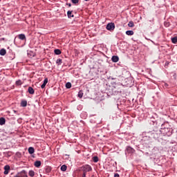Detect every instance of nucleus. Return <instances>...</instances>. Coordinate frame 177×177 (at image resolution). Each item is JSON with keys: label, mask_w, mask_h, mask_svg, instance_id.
Masks as SVG:
<instances>
[{"label": "nucleus", "mask_w": 177, "mask_h": 177, "mask_svg": "<svg viewBox=\"0 0 177 177\" xmlns=\"http://www.w3.org/2000/svg\"><path fill=\"white\" fill-rule=\"evenodd\" d=\"M161 128L160 129V133L164 135V136H171L172 133H174V129L169 127V123L168 122H165L164 120L163 122H161Z\"/></svg>", "instance_id": "obj_1"}, {"label": "nucleus", "mask_w": 177, "mask_h": 177, "mask_svg": "<svg viewBox=\"0 0 177 177\" xmlns=\"http://www.w3.org/2000/svg\"><path fill=\"white\" fill-rule=\"evenodd\" d=\"M149 124H151V125H157V127H160V125H161V122H164V118H160L158 119V115L156 113L149 115Z\"/></svg>", "instance_id": "obj_2"}, {"label": "nucleus", "mask_w": 177, "mask_h": 177, "mask_svg": "<svg viewBox=\"0 0 177 177\" xmlns=\"http://www.w3.org/2000/svg\"><path fill=\"white\" fill-rule=\"evenodd\" d=\"M123 88L124 86H122V84H115V86H113V95L121 96L122 91H124Z\"/></svg>", "instance_id": "obj_3"}, {"label": "nucleus", "mask_w": 177, "mask_h": 177, "mask_svg": "<svg viewBox=\"0 0 177 177\" xmlns=\"http://www.w3.org/2000/svg\"><path fill=\"white\" fill-rule=\"evenodd\" d=\"M81 169L84 174H86L87 172H91V171H92V167L89 165H84L81 167Z\"/></svg>", "instance_id": "obj_4"}, {"label": "nucleus", "mask_w": 177, "mask_h": 177, "mask_svg": "<svg viewBox=\"0 0 177 177\" xmlns=\"http://www.w3.org/2000/svg\"><path fill=\"white\" fill-rule=\"evenodd\" d=\"M14 177H28L27 176V171L26 170H22L20 172H18L17 174L14 176Z\"/></svg>", "instance_id": "obj_5"}, {"label": "nucleus", "mask_w": 177, "mask_h": 177, "mask_svg": "<svg viewBox=\"0 0 177 177\" xmlns=\"http://www.w3.org/2000/svg\"><path fill=\"white\" fill-rule=\"evenodd\" d=\"M114 28H115L114 23H109L106 25V30H108V31H114Z\"/></svg>", "instance_id": "obj_6"}, {"label": "nucleus", "mask_w": 177, "mask_h": 177, "mask_svg": "<svg viewBox=\"0 0 177 177\" xmlns=\"http://www.w3.org/2000/svg\"><path fill=\"white\" fill-rule=\"evenodd\" d=\"M126 153L128 154H133L135 153V149L132 147L128 146L126 149Z\"/></svg>", "instance_id": "obj_7"}, {"label": "nucleus", "mask_w": 177, "mask_h": 177, "mask_svg": "<svg viewBox=\"0 0 177 177\" xmlns=\"http://www.w3.org/2000/svg\"><path fill=\"white\" fill-rule=\"evenodd\" d=\"M9 171H10V166L7 165L4 167V175H8V174H9Z\"/></svg>", "instance_id": "obj_8"}, {"label": "nucleus", "mask_w": 177, "mask_h": 177, "mask_svg": "<svg viewBox=\"0 0 177 177\" xmlns=\"http://www.w3.org/2000/svg\"><path fill=\"white\" fill-rule=\"evenodd\" d=\"M111 60L113 63H117L120 60V57L117 55L112 56Z\"/></svg>", "instance_id": "obj_9"}, {"label": "nucleus", "mask_w": 177, "mask_h": 177, "mask_svg": "<svg viewBox=\"0 0 177 177\" xmlns=\"http://www.w3.org/2000/svg\"><path fill=\"white\" fill-rule=\"evenodd\" d=\"M52 171V167L50 166H46L45 169L46 174H50Z\"/></svg>", "instance_id": "obj_10"}, {"label": "nucleus", "mask_w": 177, "mask_h": 177, "mask_svg": "<svg viewBox=\"0 0 177 177\" xmlns=\"http://www.w3.org/2000/svg\"><path fill=\"white\" fill-rule=\"evenodd\" d=\"M28 91L30 95H34V93H35V91H34V88L31 86H29L28 88Z\"/></svg>", "instance_id": "obj_11"}, {"label": "nucleus", "mask_w": 177, "mask_h": 177, "mask_svg": "<svg viewBox=\"0 0 177 177\" xmlns=\"http://www.w3.org/2000/svg\"><path fill=\"white\" fill-rule=\"evenodd\" d=\"M29 154H34L35 149L32 147H30L28 149Z\"/></svg>", "instance_id": "obj_12"}, {"label": "nucleus", "mask_w": 177, "mask_h": 177, "mask_svg": "<svg viewBox=\"0 0 177 177\" xmlns=\"http://www.w3.org/2000/svg\"><path fill=\"white\" fill-rule=\"evenodd\" d=\"M41 162L40 160H36L35 162L34 165H35V167H36V168H39V167H41Z\"/></svg>", "instance_id": "obj_13"}, {"label": "nucleus", "mask_w": 177, "mask_h": 177, "mask_svg": "<svg viewBox=\"0 0 177 177\" xmlns=\"http://www.w3.org/2000/svg\"><path fill=\"white\" fill-rule=\"evenodd\" d=\"M18 38H19V39H21V41H24V39H26V35H24V34H19L18 35Z\"/></svg>", "instance_id": "obj_14"}, {"label": "nucleus", "mask_w": 177, "mask_h": 177, "mask_svg": "<svg viewBox=\"0 0 177 177\" xmlns=\"http://www.w3.org/2000/svg\"><path fill=\"white\" fill-rule=\"evenodd\" d=\"M67 16H68V19H71V17H74V15H73V11L68 10L67 12Z\"/></svg>", "instance_id": "obj_15"}, {"label": "nucleus", "mask_w": 177, "mask_h": 177, "mask_svg": "<svg viewBox=\"0 0 177 177\" xmlns=\"http://www.w3.org/2000/svg\"><path fill=\"white\" fill-rule=\"evenodd\" d=\"M6 55V50L5 48H1L0 50V55L5 56Z\"/></svg>", "instance_id": "obj_16"}, {"label": "nucleus", "mask_w": 177, "mask_h": 177, "mask_svg": "<svg viewBox=\"0 0 177 177\" xmlns=\"http://www.w3.org/2000/svg\"><path fill=\"white\" fill-rule=\"evenodd\" d=\"M6 120L5 118H0V125H5Z\"/></svg>", "instance_id": "obj_17"}, {"label": "nucleus", "mask_w": 177, "mask_h": 177, "mask_svg": "<svg viewBox=\"0 0 177 177\" xmlns=\"http://www.w3.org/2000/svg\"><path fill=\"white\" fill-rule=\"evenodd\" d=\"M21 107H27V100H24L21 102Z\"/></svg>", "instance_id": "obj_18"}, {"label": "nucleus", "mask_w": 177, "mask_h": 177, "mask_svg": "<svg viewBox=\"0 0 177 177\" xmlns=\"http://www.w3.org/2000/svg\"><path fill=\"white\" fill-rule=\"evenodd\" d=\"M61 171H62V172H66V171H67V165H63L61 167Z\"/></svg>", "instance_id": "obj_19"}, {"label": "nucleus", "mask_w": 177, "mask_h": 177, "mask_svg": "<svg viewBox=\"0 0 177 177\" xmlns=\"http://www.w3.org/2000/svg\"><path fill=\"white\" fill-rule=\"evenodd\" d=\"M63 63V61L62 59H57L56 61V64H57V66H62V64Z\"/></svg>", "instance_id": "obj_20"}, {"label": "nucleus", "mask_w": 177, "mask_h": 177, "mask_svg": "<svg viewBox=\"0 0 177 177\" xmlns=\"http://www.w3.org/2000/svg\"><path fill=\"white\" fill-rule=\"evenodd\" d=\"M134 32L133 30H127L126 31V35L131 36V35H133Z\"/></svg>", "instance_id": "obj_21"}, {"label": "nucleus", "mask_w": 177, "mask_h": 177, "mask_svg": "<svg viewBox=\"0 0 177 177\" xmlns=\"http://www.w3.org/2000/svg\"><path fill=\"white\" fill-rule=\"evenodd\" d=\"M54 53L55 55H62V50H60V49H55Z\"/></svg>", "instance_id": "obj_22"}, {"label": "nucleus", "mask_w": 177, "mask_h": 177, "mask_svg": "<svg viewBox=\"0 0 177 177\" xmlns=\"http://www.w3.org/2000/svg\"><path fill=\"white\" fill-rule=\"evenodd\" d=\"M29 176L34 177L35 176V172L32 170L29 171L28 173Z\"/></svg>", "instance_id": "obj_23"}, {"label": "nucleus", "mask_w": 177, "mask_h": 177, "mask_svg": "<svg viewBox=\"0 0 177 177\" xmlns=\"http://www.w3.org/2000/svg\"><path fill=\"white\" fill-rule=\"evenodd\" d=\"M78 97H80V99H82V96H84V93L82 92V91H80L77 95Z\"/></svg>", "instance_id": "obj_24"}, {"label": "nucleus", "mask_w": 177, "mask_h": 177, "mask_svg": "<svg viewBox=\"0 0 177 177\" xmlns=\"http://www.w3.org/2000/svg\"><path fill=\"white\" fill-rule=\"evenodd\" d=\"M152 136L154 138V139H158V133L156 132L152 133Z\"/></svg>", "instance_id": "obj_25"}, {"label": "nucleus", "mask_w": 177, "mask_h": 177, "mask_svg": "<svg viewBox=\"0 0 177 177\" xmlns=\"http://www.w3.org/2000/svg\"><path fill=\"white\" fill-rule=\"evenodd\" d=\"M172 44H177V37H174L171 38Z\"/></svg>", "instance_id": "obj_26"}, {"label": "nucleus", "mask_w": 177, "mask_h": 177, "mask_svg": "<svg viewBox=\"0 0 177 177\" xmlns=\"http://www.w3.org/2000/svg\"><path fill=\"white\" fill-rule=\"evenodd\" d=\"M129 27H135V24H133V21H130L128 24Z\"/></svg>", "instance_id": "obj_27"}, {"label": "nucleus", "mask_w": 177, "mask_h": 177, "mask_svg": "<svg viewBox=\"0 0 177 177\" xmlns=\"http://www.w3.org/2000/svg\"><path fill=\"white\" fill-rule=\"evenodd\" d=\"M66 89H70V88H71V82H67L66 84Z\"/></svg>", "instance_id": "obj_28"}, {"label": "nucleus", "mask_w": 177, "mask_h": 177, "mask_svg": "<svg viewBox=\"0 0 177 177\" xmlns=\"http://www.w3.org/2000/svg\"><path fill=\"white\" fill-rule=\"evenodd\" d=\"M93 162H97V161H99V157H97V156H94V157L93 158Z\"/></svg>", "instance_id": "obj_29"}, {"label": "nucleus", "mask_w": 177, "mask_h": 177, "mask_svg": "<svg viewBox=\"0 0 177 177\" xmlns=\"http://www.w3.org/2000/svg\"><path fill=\"white\" fill-rule=\"evenodd\" d=\"M23 84V82H21V80H19L17 81H16V85H21Z\"/></svg>", "instance_id": "obj_30"}, {"label": "nucleus", "mask_w": 177, "mask_h": 177, "mask_svg": "<svg viewBox=\"0 0 177 177\" xmlns=\"http://www.w3.org/2000/svg\"><path fill=\"white\" fill-rule=\"evenodd\" d=\"M72 3H74L75 5H77L78 2H80V0H71Z\"/></svg>", "instance_id": "obj_31"}, {"label": "nucleus", "mask_w": 177, "mask_h": 177, "mask_svg": "<svg viewBox=\"0 0 177 177\" xmlns=\"http://www.w3.org/2000/svg\"><path fill=\"white\" fill-rule=\"evenodd\" d=\"M43 84H46H46H48V78L44 79Z\"/></svg>", "instance_id": "obj_32"}, {"label": "nucleus", "mask_w": 177, "mask_h": 177, "mask_svg": "<svg viewBox=\"0 0 177 177\" xmlns=\"http://www.w3.org/2000/svg\"><path fill=\"white\" fill-rule=\"evenodd\" d=\"M173 77H174V80H176V78H177L176 73H174L173 74Z\"/></svg>", "instance_id": "obj_33"}, {"label": "nucleus", "mask_w": 177, "mask_h": 177, "mask_svg": "<svg viewBox=\"0 0 177 177\" xmlns=\"http://www.w3.org/2000/svg\"><path fill=\"white\" fill-rule=\"evenodd\" d=\"M45 86H46V84H45L44 83H43L41 86V89H44V88H45Z\"/></svg>", "instance_id": "obj_34"}, {"label": "nucleus", "mask_w": 177, "mask_h": 177, "mask_svg": "<svg viewBox=\"0 0 177 177\" xmlns=\"http://www.w3.org/2000/svg\"><path fill=\"white\" fill-rule=\"evenodd\" d=\"M114 177H120V174H118V173H115L114 174Z\"/></svg>", "instance_id": "obj_35"}, {"label": "nucleus", "mask_w": 177, "mask_h": 177, "mask_svg": "<svg viewBox=\"0 0 177 177\" xmlns=\"http://www.w3.org/2000/svg\"><path fill=\"white\" fill-rule=\"evenodd\" d=\"M169 64V62H165V67L168 66Z\"/></svg>", "instance_id": "obj_36"}, {"label": "nucleus", "mask_w": 177, "mask_h": 177, "mask_svg": "<svg viewBox=\"0 0 177 177\" xmlns=\"http://www.w3.org/2000/svg\"><path fill=\"white\" fill-rule=\"evenodd\" d=\"M13 112L15 113V114H17V115H19L20 113H17V111L13 110Z\"/></svg>", "instance_id": "obj_37"}, {"label": "nucleus", "mask_w": 177, "mask_h": 177, "mask_svg": "<svg viewBox=\"0 0 177 177\" xmlns=\"http://www.w3.org/2000/svg\"><path fill=\"white\" fill-rule=\"evenodd\" d=\"M66 5H67L68 6H69V8H71V3H66Z\"/></svg>", "instance_id": "obj_38"}, {"label": "nucleus", "mask_w": 177, "mask_h": 177, "mask_svg": "<svg viewBox=\"0 0 177 177\" xmlns=\"http://www.w3.org/2000/svg\"><path fill=\"white\" fill-rule=\"evenodd\" d=\"M109 80H116L115 77H109Z\"/></svg>", "instance_id": "obj_39"}, {"label": "nucleus", "mask_w": 177, "mask_h": 177, "mask_svg": "<svg viewBox=\"0 0 177 177\" xmlns=\"http://www.w3.org/2000/svg\"><path fill=\"white\" fill-rule=\"evenodd\" d=\"M0 41H5V37H2L1 39H0Z\"/></svg>", "instance_id": "obj_40"}, {"label": "nucleus", "mask_w": 177, "mask_h": 177, "mask_svg": "<svg viewBox=\"0 0 177 177\" xmlns=\"http://www.w3.org/2000/svg\"><path fill=\"white\" fill-rule=\"evenodd\" d=\"M165 86L166 88H168V84L165 83Z\"/></svg>", "instance_id": "obj_41"}, {"label": "nucleus", "mask_w": 177, "mask_h": 177, "mask_svg": "<svg viewBox=\"0 0 177 177\" xmlns=\"http://www.w3.org/2000/svg\"><path fill=\"white\" fill-rule=\"evenodd\" d=\"M84 1H86V2H88V1H89V0H84Z\"/></svg>", "instance_id": "obj_42"}]
</instances>
